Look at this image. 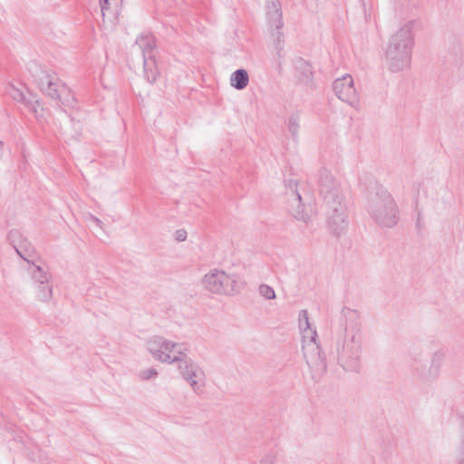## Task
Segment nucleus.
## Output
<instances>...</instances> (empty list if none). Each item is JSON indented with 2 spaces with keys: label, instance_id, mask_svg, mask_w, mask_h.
<instances>
[{
  "label": "nucleus",
  "instance_id": "1",
  "mask_svg": "<svg viewBox=\"0 0 464 464\" xmlns=\"http://www.w3.org/2000/svg\"><path fill=\"white\" fill-rule=\"evenodd\" d=\"M412 22H408L392 34L384 50V62L392 73L402 72L411 67L414 46Z\"/></svg>",
  "mask_w": 464,
  "mask_h": 464
},
{
  "label": "nucleus",
  "instance_id": "2",
  "mask_svg": "<svg viewBox=\"0 0 464 464\" xmlns=\"http://www.w3.org/2000/svg\"><path fill=\"white\" fill-rule=\"evenodd\" d=\"M152 357L163 363H178L182 377L188 382L196 393L203 392L205 387V372L188 358L181 350H150Z\"/></svg>",
  "mask_w": 464,
  "mask_h": 464
},
{
  "label": "nucleus",
  "instance_id": "3",
  "mask_svg": "<svg viewBox=\"0 0 464 464\" xmlns=\"http://www.w3.org/2000/svg\"><path fill=\"white\" fill-rule=\"evenodd\" d=\"M367 212L372 219L382 227H393L399 221V208L392 194L383 188H377L370 196Z\"/></svg>",
  "mask_w": 464,
  "mask_h": 464
},
{
  "label": "nucleus",
  "instance_id": "4",
  "mask_svg": "<svg viewBox=\"0 0 464 464\" xmlns=\"http://www.w3.org/2000/svg\"><path fill=\"white\" fill-rule=\"evenodd\" d=\"M203 288L212 294L233 295L244 288V283L236 275H227L219 269H211L201 279Z\"/></svg>",
  "mask_w": 464,
  "mask_h": 464
},
{
  "label": "nucleus",
  "instance_id": "5",
  "mask_svg": "<svg viewBox=\"0 0 464 464\" xmlns=\"http://www.w3.org/2000/svg\"><path fill=\"white\" fill-rule=\"evenodd\" d=\"M285 189L292 216L299 221L309 223L314 216V208L310 203L303 202L297 180H287Z\"/></svg>",
  "mask_w": 464,
  "mask_h": 464
},
{
  "label": "nucleus",
  "instance_id": "6",
  "mask_svg": "<svg viewBox=\"0 0 464 464\" xmlns=\"http://www.w3.org/2000/svg\"><path fill=\"white\" fill-rule=\"evenodd\" d=\"M135 44L142 53L144 75L149 82L153 83L158 76L154 55L155 38L151 34H142Z\"/></svg>",
  "mask_w": 464,
  "mask_h": 464
},
{
  "label": "nucleus",
  "instance_id": "7",
  "mask_svg": "<svg viewBox=\"0 0 464 464\" xmlns=\"http://www.w3.org/2000/svg\"><path fill=\"white\" fill-rule=\"evenodd\" d=\"M40 88L44 94L63 105L72 106L74 102V97L69 87L50 75H45L41 79Z\"/></svg>",
  "mask_w": 464,
  "mask_h": 464
},
{
  "label": "nucleus",
  "instance_id": "8",
  "mask_svg": "<svg viewBox=\"0 0 464 464\" xmlns=\"http://www.w3.org/2000/svg\"><path fill=\"white\" fill-rule=\"evenodd\" d=\"M327 225L333 234L340 236L347 227L346 207L343 200L329 201L325 203Z\"/></svg>",
  "mask_w": 464,
  "mask_h": 464
},
{
  "label": "nucleus",
  "instance_id": "9",
  "mask_svg": "<svg viewBox=\"0 0 464 464\" xmlns=\"http://www.w3.org/2000/svg\"><path fill=\"white\" fill-rule=\"evenodd\" d=\"M318 189L324 198V204L329 201L343 200V196L333 174L326 169L318 172Z\"/></svg>",
  "mask_w": 464,
  "mask_h": 464
},
{
  "label": "nucleus",
  "instance_id": "10",
  "mask_svg": "<svg viewBox=\"0 0 464 464\" xmlns=\"http://www.w3.org/2000/svg\"><path fill=\"white\" fill-rule=\"evenodd\" d=\"M333 90L335 95L348 103L352 107H356L359 103V95L354 87V82L352 75L345 74L334 80L333 83Z\"/></svg>",
  "mask_w": 464,
  "mask_h": 464
},
{
  "label": "nucleus",
  "instance_id": "11",
  "mask_svg": "<svg viewBox=\"0 0 464 464\" xmlns=\"http://www.w3.org/2000/svg\"><path fill=\"white\" fill-rule=\"evenodd\" d=\"M297 321L302 339V348H320V344L317 342L316 329L311 324L306 309L299 311Z\"/></svg>",
  "mask_w": 464,
  "mask_h": 464
},
{
  "label": "nucleus",
  "instance_id": "12",
  "mask_svg": "<svg viewBox=\"0 0 464 464\" xmlns=\"http://www.w3.org/2000/svg\"><path fill=\"white\" fill-rule=\"evenodd\" d=\"M7 239L14 246L16 253L28 264L34 259V248L32 244L25 238L23 234L17 229H12L8 232Z\"/></svg>",
  "mask_w": 464,
  "mask_h": 464
},
{
  "label": "nucleus",
  "instance_id": "13",
  "mask_svg": "<svg viewBox=\"0 0 464 464\" xmlns=\"http://www.w3.org/2000/svg\"><path fill=\"white\" fill-rule=\"evenodd\" d=\"M304 357L309 368L316 374H322L326 369L324 350H304Z\"/></svg>",
  "mask_w": 464,
  "mask_h": 464
},
{
  "label": "nucleus",
  "instance_id": "14",
  "mask_svg": "<svg viewBox=\"0 0 464 464\" xmlns=\"http://www.w3.org/2000/svg\"><path fill=\"white\" fill-rule=\"evenodd\" d=\"M122 0H100L101 13L103 23L114 24L121 13Z\"/></svg>",
  "mask_w": 464,
  "mask_h": 464
},
{
  "label": "nucleus",
  "instance_id": "15",
  "mask_svg": "<svg viewBox=\"0 0 464 464\" xmlns=\"http://www.w3.org/2000/svg\"><path fill=\"white\" fill-rule=\"evenodd\" d=\"M337 360L345 371H357L360 367L358 350H337Z\"/></svg>",
  "mask_w": 464,
  "mask_h": 464
},
{
  "label": "nucleus",
  "instance_id": "16",
  "mask_svg": "<svg viewBox=\"0 0 464 464\" xmlns=\"http://www.w3.org/2000/svg\"><path fill=\"white\" fill-rule=\"evenodd\" d=\"M268 26H284L283 13L279 0H266Z\"/></svg>",
  "mask_w": 464,
  "mask_h": 464
},
{
  "label": "nucleus",
  "instance_id": "17",
  "mask_svg": "<svg viewBox=\"0 0 464 464\" xmlns=\"http://www.w3.org/2000/svg\"><path fill=\"white\" fill-rule=\"evenodd\" d=\"M295 77L300 82L310 84L313 82V69L311 64L303 58H296L294 61Z\"/></svg>",
  "mask_w": 464,
  "mask_h": 464
},
{
  "label": "nucleus",
  "instance_id": "18",
  "mask_svg": "<svg viewBox=\"0 0 464 464\" xmlns=\"http://www.w3.org/2000/svg\"><path fill=\"white\" fill-rule=\"evenodd\" d=\"M29 265L28 272L31 275L34 285L44 284L50 281L51 276L49 275L48 268L45 265L36 264L34 260Z\"/></svg>",
  "mask_w": 464,
  "mask_h": 464
},
{
  "label": "nucleus",
  "instance_id": "19",
  "mask_svg": "<svg viewBox=\"0 0 464 464\" xmlns=\"http://www.w3.org/2000/svg\"><path fill=\"white\" fill-rule=\"evenodd\" d=\"M248 82L249 76L245 69H237L230 76V85L239 91L245 89Z\"/></svg>",
  "mask_w": 464,
  "mask_h": 464
},
{
  "label": "nucleus",
  "instance_id": "20",
  "mask_svg": "<svg viewBox=\"0 0 464 464\" xmlns=\"http://www.w3.org/2000/svg\"><path fill=\"white\" fill-rule=\"evenodd\" d=\"M35 295L39 301L49 302L53 297V285L50 281L35 285Z\"/></svg>",
  "mask_w": 464,
  "mask_h": 464
},
{
  "label": "nucleus",
  "instance_id": "21",
  "mask_svg": "<svg viewBox=\"0 0 464 464\" xmlns=\"http://www.w3.org/2000/svg\"><path fill=\"white\" fill-rule=\"evenodd\" d=\"M282 27L283 26H269V33L274 40V44L278 55H280V53L283 50L285 44V36L281 31Z\"/></svg>",
  "mask_w": 464,
  "mask_h": 464
},
{
  "label": "nucleus",
  "instance_id": "22",
  "mask_svg": "<svg viewBox=\"0 0 464 464\" xmlns=\"http://www.w3.org/2000/svg\"><path fill=\"white\" fill-rule=\"evenodd\" d=\"M25 107L34 114L39 121H45L44 110L38 100H34V97L31 96L30 100L26 101Z\"/></svg>",
  "mask_w": 464,
  "mask_h": 464
},
{
  "label": "nucleus",
  "instance_id": "23",
  "mask_svg": "<svg viewBox=\"0 0 464 464\" xmlns=\"http://www.w3.org/2000/svg\"><path fill=\"white\" fill-rule=\"evenodd\" d=\"M148 344L151 346V348H175L177 345L175 343L158 335L152 336L149 340Z\"/></svg>",
  "mask_w": 464,
  "mask_h": 464
},
{
  "label": "nucleus",
  "instance_id": "24",
  "mask_svg": "<svg viewBox=\"0 0 464 464\" xmlns=\"http://www.w3.org/2000/svg\"><path fill=\"white\" fill-rule=\"evenodd\" d=\"M9 96L18 102H22L24 105L26 104V101L30 100L26 95L19 89L14 86H10L7 90Z\"/></svg>",
  "mask_w": 464,
  "mask_h": 464
},
{
  "label": "nucleus",
  "instance_id": "25",
  "mask_svg": "<svg viewBox=\"0 0 464 464\" xmlns=\"http://www.w3.org/2000/svg\"><path fill=\"white\" fill-rule=\"evenodd\" d=\"M158 374L159 373H158L157 370L150 367V368L140 370L137 373V377L140 381L147 382V381H151V380L156 379L158 377Z\"/></svg>",
  "mask_w": 464,
  "mask_h": 464
},
{
  "label": "nucleus",
  "instance_id": "26",
  "mask_svg": "<svg viewBox=\"0 0 464 464\" xmlns=\"http://www.w3.org/2000/svg\"><path fill=\"white\" fill-rule=\"evenodd\" d=\"M258 294L266 300H274L276 297L274 288L266 284L258 286Z\"/></svg>",
  "mask_w": 464,
  "mask_h": 464
},
{
  "label": "nucleus",
  "instance_id": "27",
  "mask_svg": "<svg viewBox=\"0 0 464 464\" xmlns=\"http://www.w3.org/2000/svg\"><path fill=\"white\" fill-rule=\"evenodd\" d=\"M288 130L295 139L297 137L299 131V116L297 114H292L289 117Z\"/></svg>",
  "mask_w": 464,
  "mask_h": 464
},
{
  "label": "nucleus",
  "instance_id": "28",
  "mask_svg": "<svg viewBox=\"0 0 464 464\" xmlns=\"http://www.w3.org/2000/svg\"><path fill=\"white\" fill-rule=\"evenodd\" d=\"M277 455L275 452L266 454L258 462V464H276Z\"/></svg>",
  "mask_w": 464,
  "mask_h": 464
},
{
  "label": "nucleus",
  "instance_id": "29",
  "mask_svg": "<svg viewBox=\"0 0 464 464\" xmlns=\"http://www.w3.org/2000/svg\"><path fill=\"white\" fill-rule=\"evenodd\" d=\"M361 343V338L359 335H356L354 334H351L347 339H345L343 346H353V345H360Z\"/></svg>",
  "mask_w": 464,
  "mask_h": 464
},
{
  "label": "nucleus",
  "instance_id": "30",
  "mask_svg": "<svg viewBox=\"0 0 464 464\" xmlns=\"http://www.w3.org/2000/svg\"><path fill=\"white\" fill-rule=\"evenodd\" d=\"M175 238L179 242L185 241L187 238V232L184 229H179L175 232Z\"/></svg>",
  "mask_w": 464,
  "mask_h": 464
},
{
  "label": "nucleus",
  "instance_id": "31",
  "mask_svg": "<svg viewBox=\"0 0 464 464\" xmlns=\"http://www.w3.org/2000/svg\"><path fill=\"white\" fill-rule=\"evenodd\" d=\"M89 218L96 224V226H98L99 227L102 228V221L101 219H99L98 218L94 217L93 215H90L89 216Z\"/></svg>",
  "mask_w": 464,
  "mask_h": 464
},
{
  "label": "nucleus",
  "instance_id": "32",
  "mask_svg": "<svg viewBox=\"0 0 464 464\" xmlns=\"http://www.w3.org/2000/svg\"><path fill=\"white\" fill-rule=\"evenodd\" d=\"M282 464H295V462L293 459L285 457L282 459Z\"/></svg>",
  "mask_w": 464,
  "mask_h": 464
},
{
  "label": "nucleus",
  "instance_id": "33",
  "mask_svg": "<svg viewBox=\"0 0 464 464\" xmlns=\"http://www.w3.org/2000/svg\"><path fill=\"white\" fill-rule=\"evenodd\" d=\"M361 2H362V6H363V9H364V11H365V10H366L367 3H366V1H365V0H361Z\"/></svg>",
  "mask_w": 464,
  "mask_h": 464
}]
</instances>
